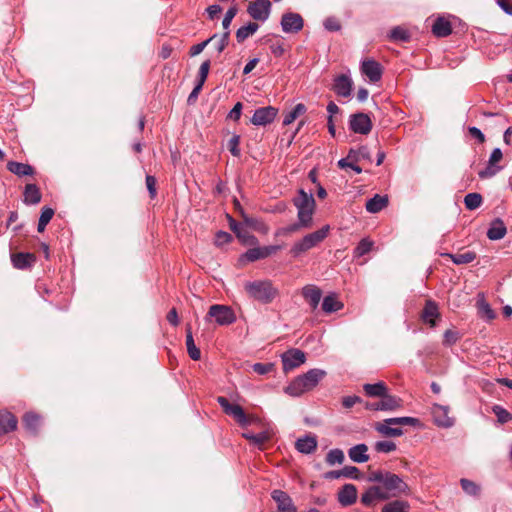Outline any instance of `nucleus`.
<instances>
[{
  "mask_svg": "<svg viewBox=\"0 0 512 512\" xmlns=\"http://www.w3.org/2000/svg\"><path fill=\"white\" fill-rule=\"evenodd\" d=\"M368 446L364 443L357 444L348 450L349 458L355 463H364L369 460Z\"/></svg>",
  "mask_w": 512,
  "mask_h": 512,
  "instance_id": "29",
  "label": "nucleus"
},
{
  "mask_svg": "<svg viewBox=\"0 0 512 512\" xmlns=\"http://www.w3.org/2000/svg\"><path fill=\"white\" fill-rule=\"evenodd\" d=\"M18 420L7 410H0V434H8L17 429Z\"/></svg>",
  "mask_w": 512,
  "mask_h": 512,
  "instance_id": "21",
  "label": "nucleus"
},
{
  "mask_svg": "<svg viewBox=\"0 0 512 512\" xmlns=\"http://www.w3.org/2000/svg\"><path fill=\"white\" fill-rule=\"evenodd\" d=\"M396 449V444L392 441H378L375 443V450L380 453H390Z\"/></svg>",
  "mask_w": 512,
  "mask_h": 512,
  "instance_id": "56",
  "label": "nucleus"
},
{
  "mask_svg": "<svg viewBox=\"0 0 512 512\" xmlns=\"http://www.w3.org/2000/svg\"><path fill=\"white\" fill-rule=\"evenodd\" d=\"M217 402L223 411L227 415L232 416L240 426L247 427L254 421V417L247 416L240 405L231 404L227 398L219 396Z\"/></svg>",
  "mask_w": 512,
  "mask_h": 512,
  "instance_id": "6",
  "label": "nucleus"
},
{
  "mask_svg": "<svg viewBox=\"0 0 512 512\" xmlns=\"http://www.w3.org/2000/svg\"><path fill=\"white\" fill-rule=\"evenodd\" d=\"M186 346L190 358L195 361L199 360L201 357V352L195 345L190 327H187Z\"/></svg>",
  "mask_w": 512,
  "mask_h": 512,
  "instance_id": "40",
  "label": "nucleus"
},
{
  "mask_svg": "<svg viewBox=\"0 0 512 512\" xmlns=\"http://www.w3.org/2000/svg\"><path fill=\"white\" fill-rule=\"evenodd\" d=\"M358 162H352L348 159H340L337 163L338 167L340 169H352L355 173L360 174L362 173V168L357 165Z\"/></svg>",
  "mask_w": 512,
  "mask_h": 512,
  "instance_id": "59",
  "label": "nucleus"
},
{
  "mask_svg": "<svg viewBox=\"0 0 512 512\" xmlns=\"http://www.w3.org/2000/svg\"><path fill=\"white\" fill-rule=\"evenodd\" d=\"M507 229L501 219H496L492 222L490 228L487 231V237L490 240H500L506 235Z\"/></svg>",
  "mask_w": 512,
  "mask_h": 512,
  "instance_id": "32",
  "label": "nucleus"
},
{
  "mask_svg": "<svg viewBox=\"0 0 512 512\" xmlns=\"http://www.w3.org/2000/svg\"><path fill=\"white\" fill-rule=\"evenodd\" d=\"M441 316L439 311L438 304L432 300L428 299L425 301V305L423 307V310L421 312L420 318L421 320L428 324L431 328L436 327L437 325V319H439Z\"/></svg>",
  "mask_w": 512,
  "mask_h": 512,
  "instance_id": "16",
  "label": "nucleus"
},
{
  "mask_svg": "<svg viewBox=\"0 0 512 512\" xmlns=\"http://www.w3.org/2000/svg\"><path fill=\"white\" fill-rule=\"evenodd\" d=\"M361 72L367 76L372 83L378 82L382 77V67L373 59L362 61Z\"/></svg>",
  "mask_w": 512,
  "mask_h": 512,
  "instance_id": "18",
  "label": "nucleus"
},
{
  "mask_svg": "<svg viewBox=\"0 0 512 512\" xmlns=\"http://www.w3.org/2000/svg\"><path fill=\"white\" fill-rule=\"evenodd\" d=\"M281 361L284 372H289L304 364L306 361V355L303 351L297 348H292L281 355Z\"/></svg>",
  "mask_w": 512,
  "mask_h": 512,
  "instance_id": "10",
  "label": "nucleus"
},
{
  "mask_svg": "<svg viewBox=\"0 0 512 512\" xmlns=\"http://www.w3.org/2000/svg\"><path fill=\"white\" fill-rule=\"evenodd\" d=\"M7 169L11 173H13L19 177L31 176L34 174V169L32 166H30L29 164L20 163V162H16V161L8 162Z\"/></svg>",
  "mask_w": 512,
  "mask_h": 512,
  "instance_id": "31",
  "label": "nucleus"
},
{
  "mask_svg": "<svg viewBox=\"0 0 512 512\" xmlns=\"http://www.w3.org/2000/svg\"><path fill=\"white\" fill-rule=\"evenodd\" d=\"M278 114V109L273 106H265L256 109L250 119L254 126H266L271 124Z\"/></svg>",
  "mask_w": 512,
  "mask_h": 512,
  "instance_id": "11",
  "label": "nucleus"
},
{
  "mask_svg": "<svg viewBox=\"0 0 512 512\" xmlns=\"http://www.w3.org/2000/svg\"><path fill=\"white\" fill-rule=\"evenodd\" d=\"M460 485L463 491L470 496H479L480 494V486L475 482L462 478L460 479Z\"/></svg>",
  "mask_w": 512,
  "mask_h": 512,
  "instance_id": "48",
  "label": "nucleus"
},
{
  "mask_svg": "<svg viewBox=\"0 0 512 512\" xmlns=\"http://www.w3.org/2000/svg\"><path fill=\"white\" fill-rule=\"evenodd\" d=\"M36 258L32 253H15L11 255V262L13 267L19 270H24L32 267Z\"/></svg>",
  "mask_w": 512,
  "mask_h": 512,
  "instance_id": "25",
  "label": "nucleus"
},
{
  "mask_svg": "<svg viewBox=\"0 0 512 512\" xmlns=\"http://www.w3.org/2000/svg\"><path fill=\"white\" fill-rule=\"evenodd\" d=\"M501 169V166L490 164V162H488L487 166L478 172V176L481 179H489L494 177Z\"/></svg>",
  "mask_w": 512,
  "mask_h": 512,
  "instance_id": "53",
  "label": "nucleus"
},
{
  "mask_svg": "<svg viewBox=\"0 0 512 512\" xmlns=\"http://www.w3.org/2000/svg\"><path fill=\"white\" fill-rule=\"evenodd\" d=\"M373 242L367 238H363L358 245L355 247L353 251V256L355 258H360L367 253H369L373 247Z\"/></svg>",
  "mask_w": 512,
  "mask_h": 512,
  "instance_id": "47",
  "label": "nucleus"
},
{
  "mask_svg": "<svg viewBox=\"0 0 512 512\" xmlns=\"http://www.w3.org/2000/svg\"><path fill=\"white\" fill-rule=\"evenodd\" d=\"M391 494L385 491L383 487L371 486L361 495V503L365 506H372L377 501H387Z\"/></svg>",
  "mask_w": 512,
  "mask_h": 512,
  "instance_id": "13",
  "label": "nucleus"
},
{
  "mask_svg": "<svg viewBox=\"0 0 512 512\" xmlns=\"http://www.w3.org/2000/svg\"><path fill=\"white\" fill-rule=\"evenodd\" d=\"M218 37V34H214L212 35L210 38L206 39L205 41L201 42V43H198L196 45H193L190 50H189V54L191 57H194V56H197L199 55L205 48L206 46L211 42V41H214L216 40V38Z\"/></svg>",
  "mask_w": 512,
  "mask_h": 512,
  "instance_id": "54",
  "label": "nucleus"
},
{
  "mask_svg": "<svg viewBox=\"0 0 512 512\" xmlns=\"http://www.w3.org/2000/svg\"><path fill=\"white\" fill-rule=\"evenodd\" d=\"M382 487L391 494V498L410 494L408 484L400 476L389 471L385 476Z\"/></svg>",
  "mask_w": 512,
  "mask_h": 512,
  "instance_id": "7",
  "label": "nucleus"
},
{
  "mask_svg": "<svg viewBox=\"0 0 512 512\" xmlns=\"http://www.w3.org/2000/svg\"><path fill=\"white\" fill-rule=\"evenodd\" d=\"M23 424L28 432L35 435L40 426V416L33 412H27L23 416Z\"/></svg>",
  "mask_w": 512,
  "mask_h": 512,
  "instance_id": "34",
  "label": "nucleus"
},
{
  "mask_svg": "<svg viewBox=\"0 0 512 512\" xmlns=\"http://www.w3.org/2000/svg\"><path fill=\"white\" fill-rule=\"evenodd\" d=\"M419 424V420L414 417H394L385 419L382 422H377L375 424V430L383 436L386 437H399L403 435V430L400 427H392V426H401V425H409V426H417Z\"/></svg>",
  "mask_w": 512,
  "mask_h": 512,
  "instance_id": "5",
  "label": "nucleus"
},
{
  "mask_svg": "<svg viewBox=\"0 0 512 512\" xmlns=\"http://www.w3.org/2000/svg\"><path fill=\"white\" fill-rule=\"evenodd\" d=\"M352 85L353 82L351 78L342 74L335 78L333 90L338 96L349 97L351 95Z\"/></svg>",
  "mask_w": 512,
  "mask_h": 512,
  "instance_id": "22",
  "label": "nucleus"
},
{
  "mask_svg": "<svg viewBox=\"0 0 512 512\" xmlns=\"http://www.w3.org/2000/svg\"><path fill=\"white\" fill-rule=\"evenodd\" d=\"M244 289L250 298L263 304L271 303L279 293L270 280L248 281L245 283Z\"/></svg>",
  "mask_w": 512,
  "mask_h": 512,
  "instance_id": "3",
  "label": "nucleus"
},
{
  "mask_svg": "<svg viewBox=\"0 0 512 512\" xmlns=\"http://www.w3.org/2000/svg\"><path fill=\"white\" fill-rule=\"evenodd\" d=\"M228 218L231 230L244 244L254 245L258 242L257 238L244 229L241 223H238L230 216Z\"/></svg>",
  "mask_w": 512,
  "mask_h": 512,
  "instance_id": "20",
  "label": "nucleus"
},
{
  "mask_svg": "<svg viewBox=\"0 0 512 512\" xmlns=\"http://www.w3.org/2000/svg\"><path fill=\"white\" fill-rule=\"evenodd\" d=\"M344 453L341 449H332L326 455V462L329 465L341 464L344 461Z\"/></svg>",
  "mask_w": 512,
  "mask_h": 512,
  "instance_id": "52",
  "label": "nucleus"
},
{
  "mask_svg": "<svg viewBox=\"0 0 512 512\" xmlns=\"http://www.w3.org/2000/svg\"><path fill=\"white\" fill-rule=\"evenodd\" d=\"M343 306V303L337 299L335 294L325 296L322 301V310L327 314L337 312L341 310Z\"/></svg>",
  "mask_w": 512,
  "mask_h": 512,
  "instance_id": "33",
  "label": "nucleus"
},
{
  "mask_svg": "<svg viewBox=\"0 0 512 512\" xmlns=\"http://www.w3.org/2000/svg\"><path fill=\"white\" fill-rule=\"evenodd\" d=\"M391 40L406 42L410 39L409 32L400 26L394 27L389 34Z\"/></svg>",
  "mask_w": 512,
  "mask_h": 512,
  "instance_id": "50",
  "label": "nucleus"
},
{
  "mask_svg": "<svg viewBox=\"0 0 512 512\" xmlns=\"http://www.w3.org/2000/svg\"><path fill=\"white\" fill-rule=\"evenodd\" d=\"M281 28L285 33H298L304 26L302 16L295 12H287L282 15Z\"/></svg>",
  "mask_w": 512,
  "mask_h": 512,
  "instance_id": "14",
  "label": "nucleus"
},
{
  "mask_svg": "<svg viewBox=\"0 0 512 512\" xmlns=\"http://www.w3.org/2000/svg\"><path fill=\"white\" fill-rule=\"evenodd\" d=\"M210 69V60L204 61L199 68L197 83L204 85Z\"/></svg>",
  "mask_w": 512,
  "mask_h": 512,
  "instance_id": "57",
  "label": "nucleus"
},
{
  "mask_svg": "<svg viewBox=\"0 0 512 512\" xmlns=\"http://www.w3.org/2000/svg\"><path fill=\"white\" fill-rule=\"evenodd\" d=\"M295 447L300 453L310 454L317 448V439L315 436L306 435L296 441Z\"/></svg>",
  "mask_w": 512,
  "mask_h": 512,
  "instance_id": "28",
  "label": "nucleus"
},
{
  "mask_svg": "<svg viewBox=\"0 0 512 512\" xmlns=\"http://www.w3.org/2000/svg\"><path fill=\"white\" fill-rule=\"evenodd\" d=\"M302 296L309 303L312 310H315L321 301L322 291L317 286L310 284L302 288Z\"/></svg>",
  "mask_w": 512,
  "mask_h": 512,
  "instance_id": "23",
  "label": "nucleus"
},
{
  "mask_svg": "<svg viewBox=\"0 0 512 512\" xmlns=\"http://www.w3.org/2000/svg\"><path fill=\"white\" fill-rule=\"evenodd\" d=\"M41 201V193L35 184H27L24 190V202L35 205Z\"/></svg>",
  "mask_w": 512,
  "mask_h": 512,
  "instance_id": "37",
  "label": "nucleus"
},
{
  "mask_svg": "<svg viewBox=\"0 0 512 512\" xmlns=\"http://www.w3.org/2000/svg\"><path fill=\"white\" fill-rule=\"evenodd\" d=\"M477 307L481 317L486 318L487 320H493L496 317L495 312L484 299H479L477 301Z\"/></svg>",
  "mask_w": 512,
  "mask_h": 512,
  "instance_id": "49",
  "label": "nucleus"
},
{
  "mask_svg": "<svg viewBox=\"0 0 512 512\" xmlns=\"http://www.w3.org/2000/svg\"><path fill=\"white\" fill-rule=\"evenodd\" d=\"M253 371L259 375H265L274 369L273 363H255L252 366Z\"/></svg>",
  "mask_w": 512,
  "mask_h": 512,
  "instance_id": "60",
  "label": "nucleus"
},
{
  "mask_svg": "<svg viewBox=\"0 0 512 512\" xmlns=\"http://www.w3.org/2000/svg\"><path fill=\"white\" fill-rule=\"evenodd\" d=\"M372 126L371 118L366 113L358 112L350 116L349 128L354 133L367 135L371 132Z\"/></svg>",
  "mask_w": 512,
  "mask_h": 512,
  "instance_id": "9",
  "label": "nucleus"
},
{
  "mask_svg": "<svg viewBox=\"0 0 512 512\" xmlns=\"http://www.w3.org/2000/svg\"><path fill=\"white\" fill-rule=\"evenodd\" d=\"M244 224L262 234H267L269 231V227L257 218L244 216Z\"/></svg>",
  "mask_w": 512,
  "mask_h": 512,
  "instance_id": "43",
  "label": "nucleus"
},
{
  "mask_svg": "<svg viewBox=\"0 0 512 512\" xmlns=\"http://www.w3.org/2000/svg\"><path fill=\"white\" fill-rule=\"evenodd\" d=\"M247 11L253 19L266 21L270 15L271 3L269 0H256L249 4Z\"/></svg>",
  "mask_w": 512,
  "mask_h": 512,
  "instance_id": "15",
  "label": "nucleus"
},
{
  "mask_svg": "<svg viewBox=\"0 0 512 512\" xmlns=\"http://www.w3.org/2000/svg\"><path fill=\"white\" fill-rule=\"evenodd\" d=\"M388 205V197L379 194L374 195L366 202V210L370 213H378Z\"/></svg>",
  "mask_w": 512,
  "mask_h": 512,
  "instance_id": "30",
  "label": "nucleus"
},
{
  "mask_svg": "<svg viewBox=\"0 0 512 512\" xmlns=\"http://www.w3.org/2000/svg\"><path fill=\"white\" fill-rule=\"evenodd\" d=\"M242 436L258 447H261L265 442L269 440V434L266 431H262L257 434H254L252 432H244Z\"/></svg>",
  "mask_w": 512,
  "mask_h": 512,
  "instance_id": "45",
  "label": "nucleus"
},
{
  "mask_svg": "<svg viewBox=\"0 0 512 512\" xmlns=\"http://www.w3.org/2000/svg\"><path fill=\"white\" fill-rule=\"evenodd\" d=\"M313 225L307 223V224H302L301 223V220H298L297 219V222L287 226V227H282L280 229H278L276 231V236H281V235H287V234H291V233H295L297 231H300L302 229H309L311 228Z\"/></svg>",
  "mask_w": 512,
  "mask_h": 512,
  "instance_id": "44",
  "label": "nucleus"
},
{
  "mask_svg": "<svg viewBox=\"0 0 512 512\" xmlns=\"http://www.w3.org/2000/svg\"><path fill=\"white\" fill-rule=\"evenodd\" d=\"M442 256L449 257L456 265L471 263L477 257L476 253L473 251H467L460 254L443 253Z\"/></svg>",
  "mask_w": 512,
  "mask_h": 512,
  "instance_id": "36",
  "label": "nucleus"
},
{
  "mask_svg": "<svg viewBox=\"0 0 512 512\" xmlns=\"http://www.w3.org/2000/svg\"><path fill=\"white\" fill-rule=\"evenodd\" d=\"M357 500V489L353 484H345L338 492V501L342 506H350Z\"/></svg>",
  "mask_w": 512,
  "mask_h": 512,
  "instance_id": "24",
  "label": "nucleus"
},
{
  "mask_svg": "<svg viewBox=\"0 0 512 512\" xmlns=\"http://www.w3.org/2000/svg\"><path fill=\"white\" fill-rule=\"evenodd\" d=\"M239 144H240V136L239 135H233L230 140L228 141V149L230 151V153L233 155V156H240V149H239Z\"/></svg>",
  "mask_w": 512,
  "mask_h": 512,
  "instance_id": "58",
  "label": "nucleus"
},
{
  "mask_svg": "<svg viewBox=\"0 0 512 512\" xmlns=\"http://www.w3.org/2000/svg\"><path fill=\"white\" fill-rule=\"evenodd\" d=\"M449 408L447 406L435 404L432 409V414L435 423L444 428H449L454 425V419L448 416Z\"/></svg>",
  "mask_w": 512,
  "mask_h": 512,
  "instance_id": "19",
  "label": "nucleus"
},
{
  "mask_svg": "<svg viewBox=\"0 0 512 512\" xmlns=\"http://www.w3.org/2000/svg\"><path fill=\"white\" fill-rule=\"evenodd\" d=\"M410 505L406 501L394 500L383 506L381 512H408Z\"/></svg>",
  "mask_w": 512,
  "mask_h": 512,
  "instance_id": "42",
  "label": "nucleus"
},
{
  "mask_svg": "<svg viewBox=\"0 0 512 512\" xmlns=\"http://www.w3.org/2000/svg\"><path fill=\"white\" fill-rule=\"evenodd\" d=\"M232 236L228 232L218 231L215 236V244L217 246H223L229 242H231Z\"/></svg>",
  "mask_w": 512,
  "mask_h": 512,
  "instance_id": "62",
  "label": "nucleus"
},
{
  "mask_svg": "<svg viewBox=\"0 0 512 512\" xmlns=\"http://www.w3.org/2000/svg\"><path fill=\"white\" fill-rule=\"evenodd\" d=\"M460 339V335L456 330L448 329L443 335V345L450 347Z\"/></svg>",
  "mask_w": 512,
  "mask_h": 512,
  "instance_id": "55",
  "label": "nucleus"
},
{
  "mask_svg": "<svg viewBox=\"0 0 512 512\" xmlns=\"http://www.w3.org/2000/svg\"><path fill=\"white\" fill-rule=\"evenodd\" d=\"M432 33L436 37H447L452 33L450 21L444 17H438L432 25Z\"/></svg>",
  "mask_w": 512,
  "mask_h": 512,
  "instance_id": "27",
  "label": "nucleus"
},
{
  "mask_svg": "<svg viewBox=\"0 0 512 512\" xmlns=\"http://www.w3.org/2000/svg\"><path fill=\"white\" fill-rule=\"evenodd\" d=\"M325 376L326 371L323 369H310L308 372L294 378L285 388V392L290 396H301L313 390Z\"/></svg>",
  "mask_w": 512,
  "mask_h": 512,
  "instance_id": "1",
  "label": "nucleus"
},
{
  "mask_svg": "<svg viewBox=\"0 0 512 512\" xmlns=\"http://www.w3.org/2000/svg\"><path fill=\"white\" fill-rule=\"evenodd\" d=\"M293 205L297 209V219L302 224L313 225V215L316 208V202L311 193L299 189L297 195L292 199Z\"/></svg>",
  "mask_w": 512,
  "mask_h": 512,
  "instance_id": "4",
  "label": "nucleus"
},
{
  "mask_svg": "<svg viewBox=\"0 0 512 512\" xmlns=\"http://www.w3.org/2000/svg\"><path fill=\"white\" fill-rule=\"evenodd\" d=\"M281 249L280 245H269L248 249L240 258L241 261L254 262L267 258Z\"/></svg>",
  "mask_w": 512,
  "mask_h": 512,
  "instance_id": "12",
  "label": "nucleus"
},
{
  "mask_svg": "<svg viewBox=\"0 0 512 512\" xmlns=\"http://www.w3.org/2000/svg\"><path fill=\"white\" fill-rule=\"evenodd\" d=\"M306 106L302 103H298L294 108L284 115L283 125L287 126L294 122L300 115L306 112Z\"/></svg>",
  "mask_w": 512,
  "mask_h": 512,
  "instance_id": "41",
  "label": "nucleus"
},
{
  "mask_svg": "<svg viewBox=\"0 0 512 512\" xmlns=\"http://www.w3.org/2000/svg\"><path fill=\"white\" fill-rule=\"evenodd\" d=\"M208 317L214 318L218 325H230L236 321L234 311L226 305L214 304L210 306Z\"/></svg>",
  "mask_w": 512,
  "mask_h": 512,
  "instance_id": "8",
  "label": "nucleus"
},
{
  "mask_svg": "<svg viewBox=\"0 0 512 512\" xmlns=\"http://www.w3.org/2000/svg\"><path fill=\"white\" fill-rule=\"evenodd\" d=\"M259 28V25L254 22H249L247 25L240 27L236 32V39L239 43L246 40L253 35Z\"/></svg>",
  "mask_w": 512,
  "mask_h": 512,
  "instance_id": "39",
  "label": "nucleus"
},
{
  "mask_svg": "<svg viewBox=\"0 0 512 512\" xmlns=\"http://www.w3.org/2000/svg\"><path fill=\"white\" fill-rule=\"evenodd\" d=\"M271 497L277 504L278 512H296L291 497L285 491L276 489L272 491Z\"/></svg>",
  "mask_w": 512,
  "mask_h": 512,
  "instance_id": "17",
  "label": "nucleus"
},
{
  "mask_svg": "<svg viewBox=\"0 0 512 512\" xmlns=\"http://www.w3.org/2000/svg\"><path fill=\"white\" fill-rule=\"evenodd\" d=\"M345 159L352 162H359L361 160H371V154L367 146H360L357 149L351 148Z\"/></svg>",
  "mask_w": 512,
  "mask_h": 512,
  "instance_id": "38",
  "label": "nucleus"
},
{
  "mask_svg": "<svg viewBox=\"0 0 512 512\" xmlns=\"http://www.w3.org/2000/svg\"><path fill=\"white\" fill-rule=\"evenodd\" d=\"M230 31H225L221 36H218V42L216 44V50L218 53L224 51L229 42Z\"/></svg>",
  "mask_w": 512,
  "mask_h": 512,
  "instance_id": "63",
  "label": "nucleus"
},
{
  "mask_svg": "<svg viewBox=\"0 0 512 512\" xmlns=\"http://www.w3.org/2000/svg\"><path fill=\"white\" fill-rule=\"evenodd\" d=\"M236 14H237V8H236L235 6L230 7V8L227 10V12H226V14H225V16H224V18H223V21H222V26H223V28H224L226 31H229V30H228V29H229V26H230V24H231V22H232L233 18L236 16Z\"/></svg>",
  "mask_w": 512,
  "mask_h": 512,
  "instance_id": "61",
  "label": "nucleus"
},
{
  "mask_svg": "<svg viewBox=\"0 0 512 512\" xmlns=\"http://www.w3.org/2000/svg\"><path fill=\"white\" fill-rule=\"evenodd\" d=\"M492 412L496 415L498 422L501 424L512 420V414L500 405H494Z\"/></svg>",
  "mask_w": 512,
  "mask_h": 512,
  "instance_id": "51",
  "label": "nucleus"
},
{
  "mask_svg": "<svg viewBox=\"0 0 512 512\" xmlns=\"http://www.w3.org/2000/svg\"><path fill=\"white\" fill-rule=\"evenodd\" d=\"M329 230L330 226L325 225L319 230L306 234L301 239L294 242L289 250V254L294 259L300 258L303 254L323 242L328 236Z\"/></svg>",
  "mask_w": 512,
  "mask_h": 512,
  "instance_id": "2",
  "label": "nucleus"
},
{
  "mask_svg": "<svg viewBox=\"0 0 512 512\" xmlns=\"http://www.w3.org/2000/svg\"><path fill=\"white\" fill-rule=\"evenodd\" d=\"M324 27L326 30L336 32L341 29L339 21L334 17H329L324 21Z\"/></svg>",
  "mask_w": 512,
  "mask_h": 512,
  "instance_id": "64",
  "label": "nucleus"
},
{
  "mask_svg": "<svg viewBox=\"0 0 512 512\" xmlns=\"http://www.w3.org/2000/svg\"><path fill=\"white\" fill-rule=\"evenodd\" d=\"M363 390L365 391L366 395L369 397H379L381 398L387 391L388 387L386 384L382 381L374 383V384H364Z\"/></svg>",
  "mask_w": 512,
  "mask_h": 512,
  "instance_id": "35",
  "label": "nucleus"
},
{
  "mask_svg": "<svg viewBox=\"0 0 512 512\" xmlns=\"http://www.w3.org/2000/svg\"><path fill=\"white\" fill-rule=\"evenodd\" d=\"M380 411H396L403 406L401 398L391 395L388 391L380 398Z\"/></svg>",
  "mask_w": 512,
  "mask_h": 512,
  "instance_id": "26",
  "label": "nucleus"
},
{
  "mask_svg": "<svg viewBox=\"0 0 512 512\" xmlns=\"http://www.w3.org/2000/svg\"><path fill=\"white\" fill-rule=\"evenodd\" d=\"M483 202L482 196L479 193H468L464 197V204L468 210H475L481 206Z\"/></svg>",
  "mask_w": 512,
  "mask_h": 512,
  "instance_id": "46",
  "label": "nucleus"
}]
</instances>
